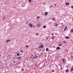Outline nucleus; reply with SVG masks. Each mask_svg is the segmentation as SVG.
<instances>
[{
    "instance_id": "nucleus-47",
    "label": "nucleus",
    "mask_w": 73,
    "mask_h": 73,
    "mask_svg": "<svg viewBox=\"0 0 73 73\" xmlns=\"http://www.w3.org/2000/svg\"><path fill=\"white\" fill-rule=\"evenodd\" d=\"M56 66H57V65H56Z\"/></svg>"
},
{
    "instance_id": "nucleus-51",
    "label": "nucleus",
    "mask_w": 73,
    "mask_h": 73,
    "mask_svg": "<svg viewBox=\"0 0 73 73\" xmlns=\"http://www.w3.org/2000/svg\"><path fill=\"white\" fill-rule=\"evenodd\" d=\"M24 73H26L25 72H24Z\"/></svg>"
},
{
    "instance_id": "nucleus-23",
    "label": "nucleus",
    "mask_w": 73,
    "mask_h": 73,
    "mask_svg": "<svg viewBox=\"0 0 73 73\" xmlns=\"http://www.w3.org/2000/svg\"><path fill=\"white\" fill-rule=\"evenodd\" d=\"M29 2H31V0H29Z\"/></svg>"
},
{
    "instance_id": "nucleus-25",
    "label": "nucleus",
    "mask_w": 73,
    "mask_h": 73,
    "mask_svg": "<svg viewBox=\"0 0 73 73\" xmlns=\"http://www.w3.org/2000/svg\"><path fill=\"white\" fill-rule=\"evenodd\" d=\"M36 18H37V19H39V18H40V17H36Z\"/></svg>"
},
{
    "instance_id": "nucleus-10",
    "label": "nucleus",
    "mask_w": 73,
    "mask_h": 73,
    "mask_svg": "<svg viewBox=\"0 0 73 73\" xmlns=\"http://www.w3.org/2000/svg\"><path fill=\"white\" fill-rule=\"evenodd\" d=\"M46 51H48V50H49V48H46Z\"/></svg>"
},
{
    "instance_id": "nucleus-46",
    "label": "nucleus",
    "mask_w": 73,
    "mask_h": 73,
    "mask_svg": "<svg viewBox=\"0 0 73 73\" xmlns=\"http://www.w3.org/2000/svg\"><path fill=\"white\" fill-rule=\"evenodd\" d=\"M9 65H10V66H11V64H10Z\"/></svg>"
},
{
    "instance_id": "nucleus-27",
    "label": "nucleus",
    "mask_w": 73,
    "mask_h": 73,
    "mask_svg": "<svg viewBox=\"0 0 73 73\" xmlns=\"http://www.w3.org/2000/svg\"><path fill=\"white\" fill-rule=\"evenodd\" d=\"M19 59H20V58H21V57L20 56L19 57H18Z\"/></svg>"
},
{
    "instance_id": "nucleus-35",
    "label": "nucleus",
    "mask_w": 73,
    "mask_h": 73,
    "mask_svg": "<svg viewBox=\"0 0 73 73\" xmlns=\"http://www.w3.org/2000/svg\"><path fill=\"white\" fill-rule=\"evenodd\" d=\"M46 40H47L48 39V38L46 37Z\"/></svg>"
},
{
    "instance_id": "nucleus-6",
    "label": "nucleus",
    "mask_w": 73,
    "mask_h": 73,
    "mask_svg": "<svg viewBox=\"0 0 73 73\" xmlns=\"http://www.w3.org/2000/svg\"><path fill=\"white\" fill-rule=\"evenodd\" d=\"M70 32H72V33H73V29H71L70 30Z\"/></svg>"
},
{
    "instance_id": "nucleus-37",
    "label": "nucleus",
    "mask_w": 73,
    "mask_h": 73,
    "mask_svg": "<svg viewBox=\"0 0 73 73\" xmlns=\"http://www.w3.org/2000/svg\"><path fill=\"white\" fill-rule=\"evenodd\" d=\"M8 40H7V42H8Z\"/></svg>"
},
{
    "instance_id": "nucleus-34",
    "label": "nucleus",
    "mask_w": 73,
    "mask_h": 73,
    "mask_svg": "<svg viewBox=\"0 0 73 73\" xmlns=\"http://www.w3.org/2000/svg\"><path fill=\"white\" fill-rule=\"evenodd\" d=\"M11 41V40L9 39V41Z\"/></svg>"
},
{
    "instance_id": "nucleus-7",
    "label": "nucleus",
    "mask_w": 73,
    "mask_h": 73,
    "mask_svg": "<svg viewBox=\"0 0 73 73\" xmlns=\"http://www.w3.org/2000/svg\"><path fill=\"white\" fill-rule=\"evenodd\" d=\"M22 6L23 7H25V3H23L22 4Z\"/></svg>"
},
{
    "instance_id": "nucleus-33",
    "label": "nucleus",
    "mask_w": 73,
    "mask_h": 73,
    "mask_svg": "<svg viewBox=\"0 0 73 73\" xmlns=\"http://www.w3.org/2000/svg\"><path fill=\"white\" fill-rule=\"evenodd\" d=\"M64 43H65V42H66V41H64Z\"/></svg>"
},
{
    "instance_id": "nucleus-1",
    "label": "nucleus",
    "mask_w": 73,
    "mask_h": 73,
    "mask_svg": "<svg viewBox=\"0 0 73 73\" xmlns=\"http://www.w3.org/2000/svg\"><path fill=\"white\" fill-rule=\"evenodd\" d=\"M38 56L36 55H34V56L33 57V59H34L35 58H37Z\"/></svg>"
},
{
    "instance_id": "nucleus-39",
    "label": "nucleus",
    "mask_w": 73,
    "mask_h": 73,
    "mask_svg": "<svg viewBox=\"0 0 73 73\" xmlns=\"http://www.w3.org/2000/svg\"><path fill=\"white\" fill-rule=\"evenodd\" d=\"M52 35H53L54 34H53V33H52Z\"/></svg>"
},
{
    "instance_id": "nucleus-9",
    "label": "nucleus",
    "mask_w": 73,
    "mask_h": 73,
    "mask_svg": "<svg viewBox=\"0 0 73 73\" xmlns=\"http://www.w3.org/2000/svg\"><path fill=\"white\" fill-rule=\"evenodd\" d=\"M55 25L56 26V27H57V25H58L57 23H55Z\"/></svg>"
},
{
    "instance_id": "nucleus-31",
    "label": "nucleus",
    "mask_w": 73,
    "mask_h": 73,
    "mask_svg": "<svg viewBox=\"0 0 73 73\" xmlns=\"http://www.w3.org/2000/svg\"><path fill=\"white\" fill-rule=\"evenodd\" d=\"M65 28H66V29H67V28H68L67 27H66Z\"/></svg>"
},
{
    "instance_id": "nucleus-52",
    "label": "nucleus",
    "mask_w": 73,
    "mask_h": 73,
    "mask_svg": "<svg viewBox=\"0 0 73 73\" xmlns=\"http://www.w3.org/2000/svg\"><path fill=\"white\" fill-rule=\"evenodd\" d=\"M5 31H6V30H5Z\"/></svg>"
},
{
    "instance_id": "nucleus-50",
    "label": "nucleus",
    "mask_w": 73,
    "mask_h": 73,
    "mask_svg": "<svg viewBox=\"0 0 73 73\" xmlns=\"http://www.w3.org/2000/svg\"><path fill=\"white\" fill-rule=\"evenodd\" d=\"M27 23V24L28 23Z\"/></svg>"
},
{
    "instance_id": "nucleus-16",
    "label": "nucleus",
    "mask_w": 73,
    "mask_h": 73,
    "mask_svg": "<svg viewBox=\"0 0 73 73\" xmlns=\"http://www.w3.org/2000/svg\"><path fill=\"white\" fill-rule=\"evenodd\" d=\"M52 24V23H50V22H49V23H48V25H50Z\"/></svg>"
},
{
    "instance_id": "nucleus-41",
    "label": "nucleus",
    "mask_w": 73,
    "mask_h": 73,
    "mask_svg": "<svg viewBox=\"0 0 73 73\" xmlns=\"http://www.w3.org/2000/svg\"><path fill=\"white\" fill-rule=\"evenodd\" d=\"M3 18V19H5V17H4Z\"/></svg>"
},
{
    "instance_id": "nucleus-3",
    "label": "nucleus",
    "mask_w": 73,
    "mask_h": 73,
    "mask_svg": "<svg viewBox=\"0 0 73 73\" xmlns=\"http://www.w3.org/2000/svg\"><path fill=\"white\" fill-rule=\"evenodd\" d=\"M44 48V46L43 45H41L39 47V48Z\"/></svg>"
},
{
    "instance_id": "nucleus-45",
    "label": "nucleus",
    "mask_w": 73,
    "mask_h": 73,
    "mask_svg": "<svg viewBox=\"0 0 73 73\" xmlns=\"http://www.w3.org/2000/svg\"><path fill=\"white\" fill-rule=\"evenodd\" d=\"M57 66V67H58V66Z\"/></svg>"
},
{
    "instance_id": "nucleus-30",
    "label": "nucleus",
    "mask_w": 73,
    "mask_h": 73,
    "mask_svg": "<svg viewBox=\"0 0 73 73\" xmlns=\"http://www.w3.org/2000/svg\"><path fill=\"white\" fill-rule=\"evenodd\" d=\"M71 8H73V6H71Z\"/></svg>"
},
{
    "instance_id": "nucleus-17",
    "label": "nucleus",
    "mask_w": 73,
    "mask_h": 73,
    "mask_svg": "<svg viewBox=\"0 0 73 73\" xmlns=\"http://www.w3.org/2000/svg\"><path fill=\"white\" fill-rule=\"evenodd\" d=\"M39 35V34L38 33H37L36 34V36H38Z\"/></svg>"
},
{
    "instance_id": "nucleus-8",
    "label": "nucleus",
    "mask_w": 73,
    "mask_h": 73,
    "mask_svg": "<svg viewBox=\"0 0 73 73\" xmlns=\"http://www.w3.org/2000/svg\"><path fill=\"white\" fill-rule=\"evenodd\" d=\"M69 72V70H68V69L66 70V72Z\"/></svg>"
},
{
    "instance_id": "nucleus-44",
    "label": "nucleus",
    "mask_w": 73,
    "mask_h": 73,
    "mask_svg": "<svg viewBox=\"0 0 73 73\" xmlns=\"http://www.w3.org/2000/svg\"><path fill=\"white\" fill-rule=\"evenodd\" d=\"M41 54H42V53H41Z\"/></svg>"
},
{
    "instance_id": "nucleus-28",
    "label": "nucleus",
    "mask_w": 73,
    "mask_h": 73,
    "mask_svg": "<svg viewBox=\"0 0 73 73\" xmlns=\"http://www.w3.org/2000/svg\"><path fill=\"white\" fill-rule=\"evenodd\" d=\"M63 62H65V60H64V59H63Z\"/></svg>"
},
{
    "instance_id": "nucleus-38",
    "label": "nucleus",
    "mask_w": 73,
    "mask_h": 73,
    "mask_svg": "<svg viewBox=\"0 0 73 73\" xmlns=\"http://www.w3.org/2000/svg\"><path fill=\"white\" fill-rule=\"evenodd\" d=\"M17 59H19V58H17Z\"/></svg>"
},
{
    "instance_id": "nucleus-29",
    "label": "nucleus",
    "mask_w": 73,
    "mask_h": 73,
    "mask_svg": "<svg viewBox=\"0 0 73 73\" xmlns=\"http://www.w3.org/2000/svg\"><path fill=\"white\" fill-rule=\"evenodd\" d=\"M64 31H65L66 30V28H65L64 29Z\"/></svg>"
},
{
    "instance_id": "nucleus-48",
    "label": "nucleus",
    "mask_w": 73,
    "mask_h": 73,
    "mask_svg": "<svg viewBox=\"0 0 73 73\" xmlns=\"http://www.w3.org/2000/svg\"><path fill=\"white\" fill-rule=\"evenodd\" d=\"M55 6H56V4H55Z\"/></svg>"
},
{
    "instance_id": "nucleus-19",
    "label": "nucleus",
    "mask_w": 73,
    "mask_h": 73,
    "mask_svg": "<svg viewBox=\"0 0 73 73\" xmlns=\"http://www.w3.org/2000/svg\"><path fill=\"white\" fill-rule=\"evenodd\" d=\"M20 52H21V53H23V50H21L20 51Z\"/></svg>"
},
{
    "instance_id": "nucleus-36",
    "label": "nucleus",
    "mask_w": 73,
    "mask_h": 73,
    "mask_svg": "<svg viewBox=\"0 0 73 73\" xmlns=\"http://www.w3.org/2000/svg\"><path fill=\"white\" fill-rule=\"evenodd\" d=\"M54 38H52V40H53Z\"/></svg>"
},
{
    "instance_id": "nucleus-12",
    "label": "nucleus",
    "mask_w": 73,
    "mask_h": 73,
    "mask_svg": "<svg viewBox=\"0 0 73 73\" xmlns=\"http://www.w3.org/2000/svg\"><path fill=\"white\" fill-rule=\"evenodd\" d=\"M37 27H40V24H39L37 25Z\"/></svg>"
},
{
    "instance_id": "nucleus-49",
    "label": "nucleus",
    "mask_w": 73,
    "mask_h": 73,
    "mask_svg": "<svg viewBox=\"0 0 73 73\" xmlns=\"http://www.w3.org/2000/svg\"><path fill=\"white\" fill-rule=\"evenodd\" d=\"M56 13H57V12H56Z\"/></svg>"
},
{
    "instance_id": "nucleus-24",
    "label": "nucleus",
    "mask_w": 73,
    "mask_h": 73,
    "mask_svg": "<svg viewBox=\"0 0 73 73\" xmlns=\"http://www.w3.org/2000/svg\"><path fill=\"white\" fill-rule=\"evenodd\" d=\"M52 20H55V19H54V18H52Z\"/></svg>"
},
{
    "instance_id": "nucleus-15",
    "label": "nucleus",
    "mask_w": 73,
    "mask_h": 73,
    "mask_svg": "<svg viewBox=\"0 0 73 73\" xmlns=\"http://www.w3.org/2000/svg\"><path fill=\"white\" fill-rule=\"evenodd\" d=\"M66 38H67L68 39H69V37L68 36H66Z\"/></svg>"
},
{
    "instance_id": "nucleus-4",
    "label": "nucleus",
    "mask_w": 73,
    "mask_h": 73,
    "mask_svg": "<svg viewBox=\"0 0 73 73\" xmlns=\"http://www.w3.org/2000/svg\"><path fill=\"white\" fill-rule=\"evenodd\" d=\"M66 5H69V3H66Z\"/></svg>"
},
{
    "instance_id": "nucleus-32",
    "label": "nucleus",
    "mask_w": 73,
    "mask_h": 73,
    "mask_svg": "<svg viewBox=\"0 0 73 73\" xmlns=\"http://www.w3.org/2000/svg\"><path fill=\"white\" fill-rule=\"evenodd\" d=\"M63 69V68H62V67H61V69Z\"/></svg>"
},
{
    "instance_id": "nucleus-40",
    "label": "nucleus",
    "mask_w": 73,
    "mask_h": 73,
    "mask_svg": "<svg viewBox=\"0 0 73 73\" xmlns=\"http://www.w3.org/2000/svg\"><path fill=\"white\" fill-rule=\"evenodd\" d=\"M49 67H50V68H51V66H49Z\"/></svg>"
},
{
    "instance_id": "nucleus-11",
    "label": "nucleus",
    "mask_w": 73,
    "mask_h": 73,
    "mask_svg": "<svg viewBox=\"0 0 73 73\" xmlns=\"http://www.w3.org/2000/svg\"><path fill=\"white\" fill-rule=\"evenodd\" d=\"M60 49V47H57V49L58 50H59Z\"/></svg>"
},
{
    "instance_id": "nucleus-14",
    "label": "nucleus",
    "mask_w": 73,
    "mask_h": 73,
    "mask_svg": "<svg viewBox=\"0 0 73 73\" xmlns=\"http://www.w3.org/2000/svg\"><path fill=\"white\" fill-rule=\"evenodd\" d=\"M72 71H73V68L71 69V72H72Z\"/></svg>"
},
{
    "instance_id": "nucleus-20",
    "label": "nucleus",
    "mask_w": 73,
    "mask_h": 73,
    "mask_svg": "<svg viewBox=\"0 0 73 73\" xmlns=\"http://www.w3.org/2000/svg\"><path fill=\"white\" fill-rule=\"evenodd\" d=\"M21 70H22V71H24V70L23 68H22Z\"/></svg>"
},
{
    "instance_id": "nucleus-21",
    "label": "nucleus",
    "mask_w": 73,
    "mask_h": 73,
    "mask_svg": "<svg viewBox=\"0 0 73 73\" xmlns=\"http://www.w3.org/2000/svg\"><path fill=\"white\" fill-rule=\"evenodd\" d=\"M52 72H54V70H52Z\"/></svg>"
},
{
    "instance_id": "nucleus-43",
    "label": "nucleus",
    "mask_w": 73,
    "mask_h": 73,
    "mask_svg": "<svg viewBox=\"0 0 73 73\" xmlns=\"http://www.w3.org/2000/svg\"><path fill=\"white\" fill-rule=\"evenodd\" d=\"M60 67H62V66H61Z\"/></svg>"
},
{
    "instance_id": "nucleus-5",
    "label": "nucleus",
    "mask_w": 73,
    "mask_h": 73,
    "mask_svg": "<svg viewBox=\"0 0 73 73\" xmlns=\"http://www.w3.org/2000/svg\"><path fill=\"white\" fill-rule=\"evenodd\" d=\"M45 16H47V15H48V12H46L45 13Z\"/></svg>"
},
{
    "instance_id": "nucleus-22",
    "label": "nucleus",
    "mask_w": 73,
    "mask_h": 73,
    "mask_svg": "<svg viewBox=\"0 0 73 73\" xmlns=\"http://www.w3.org/2000/svg\"><path fill=\"white\" fill-rule=\"evenodd\" d=\"M61 45H62V44H60L59 45V46H61Z\"/></svg>"
},
{
    "instance_id": "nucleus-13",
    "label": "nucleus",
    "mask_w": 73,
    "mask_h": 73,
    "mask_svg": "<svg viewBox=\"0 0 73 73\" xmlns=\"http://www.w3.org/2000/svg\"><path fill=\"white\" fill-rule=\"evenodd\" d=\"M46 26L45 25H44L43 26V28H46Z\"/></svg>"
},
{
    "instance_id": "nucleus-26",
    "label": "nucleus",
    "mask_w": 73,
    "mask_h": 73,
    "mask_svg": "<svg viewBox=\"0 0 73 73\" xmlns=\"http://www.w3.org/2000/svg\"><path fill=\"white\" fill-rule=\"evenodd\" d=\"M29 47V46H28V45H27L26 46V47L27 48V47Z\"/></svg>"
},
{
    "instance_id": "nucleus-42",
    "label": "nucleus",
    "mask_w": 73,
    "mask_h": 73,
    "mask_svg": "<svg viewBox=\"0 0 73 73\" xmlns=\"http://www.w3.org/2000/svg\"><path fill=\"white\" fill-rule=\"evenodd\" d=\"M56 48V47H54V48Z\"/></svg>"
},
{
    "instance_id": "nucleus-18",
    "label": "nucleus",
    "mask_w": 73,
    "mask_h": 73,
    "mask_svg": "<svg viewBox=\"0 0 73 73\" xmlns=\"http://www.w3.org/2000/svg\"><path fill=\"white\" fill-rule=\"evenodd\" d=\"M17 55L18 56H19V53H17Z\"/></svg>"
},
{
    "instance_id": "nucleus-2",
    "label": "nucleus",
    "mask_w": 73,
    "mask_h": 73,
    "mask_svg": "<svg viewBox=\"0 0 73 73\" xmlns=\"http://www.w3.org/2000/svg\"><path fill=\"white\" fill-rule=\"evenodd\" d=\"M28 25H29V27H30V28H32V26H33L32 24L31 23H29L28 24Z\"/></svg>"
}]
</instances>
